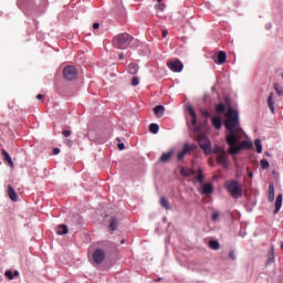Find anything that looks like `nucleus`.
Listing matches in <instances>:
<instances>
[{"label":"nucleus","mask_w":283,"mask_h":283,"mask_svg":"<svg viewBox=\"0 0 283 283\" xmlns=\"http://www.w3.org/2000/svg\"><path fill=\"white\" fill-rule=\"evenodd\" d=\"M224 127L227 129L226 143L229 146L228 154L231 156H238L242 149H251L253 143L242 140L244 130L240 126V115L238 111L229 107L226 114Z\"/></svg>","instance_id":"1"},{"label":"nucleus","mask_w":283,"mask_h":283,"mask_svg":"<svg viewBox=\"0 0 283 283\" xmlns=\"http://www.w3.org/2000/svg\"><path fill=\"white\" fill-rule=\"evenodd\" d=\"M224 189L231 196V198H242V184H240V181L234 179L227 180L224 182Z\"/></svg>","instance_id":"2"},{"label":"nucleus","mask_w":283,"mask_h":283,"mask_svg":"<svg viewBox=\"0 0 283 283\" xmlns=\"http://www.w3.org/2000/svg\"><path fill=\"white\" fill-rule=\"evenodd\" d=\"M132 41H134V36L128 33H120L113 39V45L117 50H127L132 45Z\"/></svg>","instance_id":"3"},{"label":"nucleus","mask_w":283,"mask_h":283,"mask_svg":"<svg viewBox=\"0 0 283 283\" xmlns=\"http://www.w3.org/2000/svg\"><path fill=\"white\" fill-rule=\"evenodd\" d=\"M196 149H198L196 144H185L182 150L177 154L178 163L185 160V156L189 155L191 151H196Z\"/></svg>","instance_id":"4"},{"label":"nucleus","mask_w":283,"mask_h":283,"mask_svg":"<svg viewBox=\"0 0 283 283\" xmlns=\"http://www.w3.org/2000/svg\"><path fill=\"white\" fill-rule=\"evenodd\" d=\"M199 147L205 151V154H211V142L205 135L198 137Z\"/></svg>","instance_id":"5"},{"label":"nucleus","mask_w":283,"mask_h":283,"mask_svg":"<svg viewBox=\"0 0 283 283\" xmlns=\"http://www.w3.org/2000/svg\"><path fill=\"white\" fill-rule=\"evenodd\" d=\"M63 76L66 81H74V78L78 76V71H76V67L72 65L65 66L63 70Z\"/></svg>","instance_id":"6"},{"label":"nucleus","mask_w":283,"mask_h":283,"mask_svg":"<svg viewBox=\"0 0 283 283\" xmlns=\"http://www.w3.org/2000/svg\"><path fill=\"white\" fill-rule=\"evenodd\" d=\"M93 262H95V264H103V262H105V250L96 249L93 252Z\"/></svg>","instance_id":"7"},{"label":"nucleus","mask_w":283,"mask_h":283,"mask_svg":"<svg viewBox=\"0 0 283 283\" xmlns=\"http://www.w3.org/2000/svg\"><path fill=\"white\" fill-rule=\"evenodd\" d=\"M167 67H169L171 72H180L185 65L180 60H172L167 63Z\"/></svg>","instance_id":"8"},{"label":"nucleus","mask_w":283,"mask_h":283,"mask_svg":"<svg viewBox=\"0 0 283 283\" xmlns=\"http://www.w3.org/2000/svg\"><path fill=\"white\" fill-rule=\"evenodd\" d=\"M217 163L223 167V169H228L230 163H229V155L227 153H222L221 155H218Z\"/></svg>","instance_id":"9"},{"label":"nucleus","mask_w":283,"mask_h":283,"mask_svg":"<svg viewBox=\"0 0 283 283\" xmlns=\"http://www.w3.org/2000/svg\"><path fill=\"white\" fill-rule=\"evenodd\" d=\"M268 107L272 114H275V94L270 93L268 96Z\"/></svg>","instance_id":"10"},{"label":"nucleus","mask_w":283,"mask_h":283,"mask_svg":"<svg viewBox=\"0 0 283 283\" xmlns=\"http://www.w3.org/2000/svg\"><path fill=\"white\" fill-rule=\"evenodd\" d=\"M7 191L12 202H17L19 200V195L17 193V191H14V188L11 185L8 186Z\"/></svg>","instance_id":"11"},{"label":"nucleus","mask_w":283,"mask_h":283,"mask_svg":"<svg viewBox=\"0 0 283 283\" xmlns=\"http://www.w3.org/2000/svg\"><path fill=\"white\" fill-rule=\"evenodd\" d=\"M187 112L188 114L191 116V125L193 127H196V125H198V116L196 115V111H193V107L192 106H188L187 107Z\"/></svg>","instance_id":"12"},{"label":"nucleus","mask_w":283,"mask_h":283,"mask_svg":"<svg viewBox=\"0 0 283 283\" xmlns=\"http://www.w3.org/2000/svg\"><path fill=\"white\" fill-rule=\"evenodd\" d=\"M174 154H176V149H170L168 153H164L160 156V163H169L171 160V156H174Z\"/></svg>","instance_id":"13"},{"label":"nucleus","mask_w":283,"mask_h":283,"mask_svg":"<svg viewBox=\"0 0 283 283\" xmlns=\"http://www.w3.org/2000/svg\"><path fill=\"white\" fill-rule=\"evenodd\" d=\"M180 176H182L184 178H189V176H196V170L191 168L181 167Z\"/></svg>","instance_id":"14"},{"label":"nucleus","mask_w":283,"mask_h":283,"mask_svg":"<svg viewBox=\"0 0 283 283\" xmlns=\"http://www.w3.org/2000/svg\"><path fill=\"white\" fill-rule=\"evenodd\" d=\"M201 193L203 196H209V195L213 193V185L205 184L202 189H201Z\"/></svg>","instance_id":"15"},{"label":"nucleus","mask_w":283,"mask_h":283,"mask_svg":"<svg viewBox=\"0 0 283 283\" xmlns=\"http://www.w3.org/2000/svg\"><path fill=\"white\" fill-rule=\"evenodd\" d=\"M154 114L157 116V118H163V116H165V106L157 105L154 108Z\"/></svg>","instance_id":"16"},{"label":"nucleus","mask_w":283,"mask_h":283,"mask_svg":"<svg viewBox=\"0 0 283 283\" xmlns=\"http://www.w3.org/2000/svg\"><path fill=\"white\" fill-rule=\"evenodd\" d=\"M268 200H269L270 202H273V200H275V188H274L273 184H270V185H269Z\"/></svg>","instance_id":"17"},{"label":"nucleus","mask_w":283,"mask_h":283,"mask_svg":"<svg viewBox=\"0 0 283 283\" xmlns=\"http://www.w3.org/2000/svg\"><path fill=\"white\" fill-rule=\"evenodd\" d=\"M2 156L4 158V161L8 163L10 167H14V163L12 161V157H10V154L6 151V149H2Z\"/></svg>","instance_id":"18"},{"label":"nucleus","mask_w":283,"mask_h":283,"mask_svg":"<svg viewBox=\"0 0 283 283\" xmlns=\"http://www.w3.org/2000/svg\"><path fill=\"white\" fill-rule=\"evenodd\" d=\"M212 126L214 129H222V119L218 116L212 117Z\"/></svg>","instance_id":"19"},{"label":"nucleus","mask_w":283,"mask_h":283,"mask_svg":"<svg viewBox=\"0 0 283 283\" xmlns=\"http://www.w3.org/2000/svg\"><path fill=\"white\" fill-rule=\"evenodd\" d=\"M196 180L200 185H202V182H205V172L202 171V168H198L197 175H196Z\"/></svg>","instance_id":"20"},{"label":"nucleus","mask_w":283,"mask_h":283,"mask_svg":"<svg viewBox=\"0 0 283 283\" xmlns=\"http://www.w3.org/2000/svg\"><path fill=\"white\" fill-rule=\"evenodd\" d=\"M224 63H227V53L224 51H220L218 53V64L222 65Z\"/></svg>","instance_id":"21"},{"label":"nucleus","mask_w":283,"mask_h":283,"mask_svg":"<svg viewBox=\"0 0 283 283\" xmlns=\"http://www.w3.org/2000/svg\"><path fill=\"white\" fill-rule=\"evenodd\" d=\"M281 209H282V195H277L276 200H275L274 213H279Z\"/></svg>","instance_id":"22"},{"label":"nucleus","mask_w":283,"mask_h":283,"mask_svg":"<svg viewBox=\"0 0 283 283\" xmlns=\"http://www.w3.org/2000/svg\"><path fill=\"white\" fill-rule=\"evenodd\" d=\"M160 206L163 207V209H166V211L171 210V206L169 205V200H167V198H165V197L160 198Z\"/></svg>","instance_id":"23"},{"label":"nucleus","mask_w":283,"mask_h":283,"mask_svg":"<svg viewBox=\"0 0 283 283\" xmlns=\"http://www.w3.org/2000/svg\"><path fill=\"white\" fill-rule=\"evenodd\" d=\"M128 74H138V64L136 63H130L128 65Z\"/></svg>","instance_id":"24"},{"label":"nucleus","mask_w":283,"mask_h":283,"mask_svg":"<svg viewBox=\"0 0 283 283\" xmlns=\"http://www.w3.org/2000/svg\"><path fill=\"white\" fill-rule=\"evenodd\" d=\"M226 109H227V107L224 106L223 103H219L214 107L216 114H224Z\"/></svg>","instance_id":"25"},{"label":"nucleus","mask_w":283,"mask_h":283,"mask_svg":"<svg viewBox=\"0 0 283 283\" xmlns=\"http://www.w3.org/2000/svg\"><path fill=\"white\" fill-rule=\"evenodd\" d=\"M111 231H116L118 229V219L112 217L109 223Z\"/></svg>","instance_id":"26"},{"label":"nucleus","mask_w":283,"mask_h":283,"mask_svg":"<svg viewBox=\"0 0 283 283\" xmlns=\"http://www.w3.org/2000/svg\"><path fill=\"white\" fill-rule=\"evenodd\" d=\"M209 247L210 249H212V251H220V242H218L217 240H210Z\"/></svg>","instance_id":"27"},{"label":"nucleus","mask_w":283,"mask_h":283,"mask_svg":"<svg viewBox=\"0 0 283 283\" xmlns=\"http://www.w3.org/2000/svg\"><path fill=\"white\" fill-rule=\"evenodd\" d=\"M57 235H66L67 233V226L65 224H60L57 227V231H56Z\"/></svg>","instance_id":"28"},{"label":"nucleus","mask_w":283,"mask_h":283,"mask_svg":"<svg viewBox=\"0 0 283 283\" xmlns=\"http://www.w3.org/2000/svg\"><path fill=\"white\" fill-rule=\"evenodd\" d=\"M159 129H160V126H158V124H150L149 125L150 134H158Z\"/></svg>","instance_id":"29"},{"label":"nucleus","mask_w":283,"mask_h":283,"mask_svg":"<svg viewBox=\"0 0 283 283\" xmlns=\"http://www.w3.org/2000/svg\"><path fill=\"white\" fill-rule=\"evenodd\" d=\"M274 90L279 96H283V87L279 83L274 84Z\"/></svg>","instance_id":"30"},{"label":"nucleus","mask_w":283,"mask_h":283,"mask_svg":"<svg viewBox=\"0 0 283 283\" xmlns=\"http://www.w3.org/2000/svg\"><path fill=\"white\" fill-rule=\"evenodd\" d=\"M254 145L256 147V153L262 154V142L260 139H255Z\"/></svg>","instance_id":"31"},{"label":"nucleus","mask_w":283,"mask_h":283,"mask_svg":"<svg viewBox=\"0 0 283 283\" xmlns=\"http://www.w3.org/2000/svg\"><path fill=\"white\" fill-rule=\"evenodd\" d=\"M260 165H261L262 169H269V167H271V165L269 164V160H266V159H262L260 161Z\"/></svg>","instance_id":"32"},{"label":"nucleus","mask_w":283,"mask_h":283,"mask_svg":"<svg viewBox=\"0 0 283 283\" xmlns=\"http://www.w3.org/2000/svg\"><path fill=\"white\" fill-rule=\"evenodd\" d=\"M214 154H218L219 156L222 155V153H227L226 149H223L222 147L220 146H216L214 149H213Z\"/></svg>","instance_id":"33"},{"label":"nucleus","mask_w":283,"mask_h":283,"mask_svg":"<svg viewBox=\"0 0 283 283\" xmlns=\"http://www.w3.org/2000/svg\"><path fill=\"white\" fill-rule=\"evenodd\" d=\"M156 10H160V12H164V10L167 8V6H165V3H160L158 2L156 6H155Z\"/></svg>","instance_id":"34"},{"label":"nucleus","mask_w":283,"mask_h":283,"mask_svg":"<svg viewBox=\"0 0 283 283\" xmlns=\"http://www.w3.org/2000/svg\"><path fill=\"white\" fill-rule=\"evenodd\" d=\"M140 84V80L138 78V76H134L133 78H132V85H133V87H136L137 85H139Z\"/></svg>","instance_id":"35"},{"label":"nucleus","mask_w":283,"mask_h":283,"mask_svg":"<svg viewBox=\"0 0 283 283\" xmlns=\"http://www.w3.org/2000/svg\"><path fill=\"white\" fill-rule=\"evenodd\" d=\"M6 277H8L9 280H14V274L12 271L8 270L6 273H4Z\"/></svg>","instance_id":"36"},{"label":"nucleus","mask_w":283,"mask_h":283,"mask_svg":"<svg viewBox=\"0 0 283 283\" xmlns=\"http://www.w3.org/2000/svg\"><path fill=\"white\" fill-rule=\"evenodd\" d=\"M62 135H63L65 138H70V136H72V130H63V132H62Z\"/></svg>","instance_id":"37"},{"label":"nucleus","mask_w":283,"mask_h":283,"mask_svg":"<svg viewBox=\"0 0 283 283\" xmlns=\"http://www.w3.org/2000/svg\"><path fill=\"white\" fill-rule=\"evenodd\" d=\"M211 218H212L213 221H216V220H218V218H220V213L219 212H213Z\"/></svg>","instance_id":"38"},{"label":"nucleus","mask_w":283,"mask_h":283,"mask_svg":"<svg viewBox=\"0 0 283 283\" xmlns=\"http://www.w3.org/2000/svg\"><path fill=\"white\" fill-rule=\"evenodd\" d=\"M274 259H275V253L273 252V248H272V252L269 256V262H273Z\"/></svg>","instance_id":"39"},{"label":"nucleus","mask_w":283,"mask_h":283,"mask_svg":"<svg viewBox=\"0 0 283 283\" xmlns=\"http://www.w3.org/2000/svg\"><path fill=\"white\" fill-rule=\"evenodd\" d=\"M201 115H203L205 118H209L210 116L209 111H201Z\"/></svg>","instance_id":"40"},{"label":"nucleus","mask_w":283,"mask_h":283,"mask_svg":"<svg viewBox=\"0 0 283 283\" xmlns=\"http://www.w3.org/2000/svg\"><path fill=\"white\" fill-rule=\"evenodd\" d=\"M229 258H230V260H235V252L231 251L229 253Z\"/></svg>","instance_id":"41"},{"label":"nucleus","mask_w":283,"mask_h":283,"mask_svg":"<svg viewBox=\"0 0 283 283\" xmlns=\"http://www.w3.org/2000/svg\"><path fill=\"white\" fill-rule=\"evenodd\" d=\"M168 34H169V31L167 30L161 31V36H164V39L167 38Z\"/></svg>","instance_id":"42"},{"label":"nucleus","mask_w":283,"mask_h":283,"mask_svg":"<svg viewBox=\"0 0 283 283\" xmlns=\"http://www.w3.org/2000/svg\"><path fill=\"white\" fill-rule=\"evenodd\" d=\"M98 28H101V24L95 22L93 23V30H98Z\"/></svg>","instance_id":"43"},{"label":"nucleus","mask_w":283,"mask_h":283,"mask_svg":"<svg viewBox=\"0 0 283 283\" xmlns=\"http://www.w3.org/2000/svg\"><path fill=\"white\" fill-rule=\"evenodd\" d=\"M57 154H61V149L54 148V149H53V155H54V156H57Z\"/></svg>","instance_id":"44"},{"label":"nucleus","mask_w":283,"mask_h":283,"mask_svg":"<svg viewBox=\"0 0 283 283\" xmlns=\"http://www.w3.org/2000/svg\"><path fill=\"white\" fill-rule=\"evenodd\" d=\"M118 149L120 150V151H123V149H125V144H118Z\"/></svg>","instance_id":"45"},{"label":"nucleus","mask_w":283,"mask_h":283,"mask_svg":"<svg viewBox=\"0 0 283 283\" xmlns=\"http://www.w3.org/2000/svg\"><path fill=\"white\" fill-rule=\"evenodd\" d=\"M36 98H38V101H43V95L42 94H38Z\"/></svg>","instance_id":"46"},{"label":"nucleus","mask_w":283,"mask_h":283,"mask_svg":"<svg viewBox=\"0 0 283 283\" xmlns=\"http://www.w3.org/2000/svg\"><path fill=\"white\" fill-rule=\"evenodd\" d=\"M118 57H119V61H123V59H125V54L120 53V54L118 55Z\"/></svg>","instance_id":"47"},{"label":"nucleus","mask_w":283,"mask_h":283,"mask_svg":"<svg viewBox=\"0 0 283 283\" xmlns=\"http://www.w3.org/2000/svg\"><path fill=\"white\" fill-rule=\"evenodd\" d=\"M18 275H19V271H14V272H13V277H14V276L17 277Z\"/></svg>","instance_id":"48"},{"label":"nucleus","mask_w":283,"mask_h":283,"mask_svg":"<svg viewBox=\"0 0 283 283\" xmlns=\"http://www.w3.org/2000/svg\"><path fill=\"white\" fill-rule=\"evenodd\" d=\"M226 103L229 105V98H226Z\"/></svg>","instance_id":"49"},{"label":"nucleus","mask_w":283,"mask_h":283,"mask_svg":"<svg viewBox=\"0 0 283 283\" xmlns=\"http://www.w3.org/2000/svg\"><path fill=\"white\" fill-rule=\"evenodd\" d=\"M281 249H282V251H283V243H281Z\"/></svg>","instance_id":"50"},{"label":"nucleus","mask_w":283,"mask_h":283,"mask_svg":"<svg viewBox=\"0 0 283 283\" xmlns=\"http://www.w3.org/2000/svg\"><path fill=\"white\" fill-rule=\"evenodd\" d=\"M161 1H163V0H158L157 2H158V3H161Z\"/></svg>","instance_id":"51"},{"label":"nucleus","mask_w":283,"mask_h":283,"mask_svg":"<svg viewBox=\"0 0 283 283\" xmlns=\"http://www.w3.org/2000/svg\"><path fill=\"white\" fill-rule=\"evenodd\" d=\"M282 77H283V74H282Z\"/></svg>","instance_id":"52"}]
</instances>
